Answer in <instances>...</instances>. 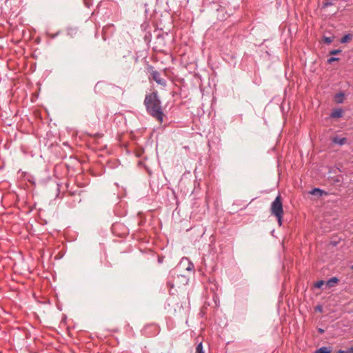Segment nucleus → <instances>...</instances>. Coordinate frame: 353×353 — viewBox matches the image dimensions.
I'll return each mask as SVG.
<instances>
[{"label":"nucleus","instance_id":"nucleus-20","mask_svg":"<svg viewBox=\"0 0 353 353\" xmlns=\"http://www.w3.org/2000/svg\"><path fill=\"white\" fill-rule=\"evenodd\" d=\"M333 3L330 1H327V2H325L323 4V8H327L328 6H332Z\"/></svg>","mask_w":353,"mask_h":353},{"label":"nucleus","instance_id":"nucleus-2","mask_svg":"<svg viewBox=\"0 0 353 353\" xmlns=\"http://www.w3.org/2000/svg\"><path fill=\"white\" fill-rule=\"evenodd\" d=\"M270 212L272 215L276 216L279 226H281L283 209L281 196L280 194H278L276 199L272 203Z\"/></svg>","mask_w":353,"mask_h":353},{"label":"nucleus","instance_id":"nucleus-8","mask_svg":"<svg viewBox=\"0 0 353 353\" xmlns=\"http://www.w3.org/2000/svg\"><path fill=\"white\" fill-rule=\"evenodd\" d=\"M344 94L343 92L337 93L334 97V100L337 103H342L344 100Z\"/></svg>","mask_w":353,"mask_h":353},{"label":"nucleus","instance_id":"nucleus-10","mask_svg":"<svg viewBox=\"0 0 353 353\" xmlns=\"http://www.w3.org/2000/svg\"><path fill=\"white\" fill-rule=\"evenodd\" d=\"M331 350L329 347H321L316 351V353H330Z\"/></svg>","mask_w":353,"mask_h":353},{"label":"nucleus","instance_id":"nucleus-21","mask_svg":"<svg viewBox=\"0 0 353 353\" xmlns=\"http://www.w3.org/2000/svg\"><path fill=\"white\" fill-rule=\"evenodd\" d=\"M315 310L316 311H319V312H321L322 311V307L321 305H318L315 307Z\"/></svg>","mask_w":353,"mask_h":353},{"label":"nucleus","instance_id":"nucleus-4","mask_svg":"<svg viewBox=\"0 0 353 353\" xmlns=\"http://www.w3.org/2000/svg\"><path fill=\"white\" fill-rule=\"evenodd\" d=\"M332 142L333 143L339 145H343L347 142V138L340 137H334L332 139Z\"/></svg>","mask_w":353,"mask_h":353},{"label":"nucleus","instance_id":"nucleus-19","mask_svg":"<svg viewBox=\"0 0 353 353\" xmlns=\"http://www.w3.org/2000/svg\"><path fill=\"white\" fill-rule=\"evenodd\" d=\"M341 52V50H333L330 52V54H332V55H335V54L340 53Z\"/></svg>","mask_w":353,"mask_h":353},{"label":"nucleus","instance_id":"nucleus-16","mask_svg":"<svg viewBox=\"0 0 353 353\" xmlns=\"http://www.w3.org/2000/svg\"><path fill=\"white\" fill-rule=\"evenodd\" d=\"M77 33V30L74 28H70L68 30V34L72 36Z\"/></svg>","mask_w":353,"mask_h":353},{"label":"nucleus","instance_id":"nucleus-7","mask_svg":"<svg viewBox=\"0 0 353 353\" xmlns=\"http://www.w3.org/2000/svg\"><path fill=\"white\" fill-rule=\"evenodd\" d=\"M339 281V279L336 277H332L326 282V285L328 288L334 287L336 283H338Z\"/></svg>","mask_w":353,"mask_h":353},{"label":"nucleus","instance_id":"nucleus-14","mask_svg":"<svg viewBox=\"0 0 353 353\" xmlns=\"http://www.w3.org/2000/svg\"><path fill=\"white\" fill-rule=\"evenodd\" d=\"M325 284V282L323 280H320V281H318L315 284H314V287L316 288H321L323 285Z\"/></svg>","mask_w":353,"mask_h":353},{"label":"nucleus","instance_id":"nucleus-17","mask_svg":"<svg viewBox=\"0 0 353 353\" xmlns=\"http://www.w3.org/2000/svg\"><path fill=\"white\" fill-rule=\"evenodd\" d=\"M339 59L338 57H330V58H329V59H327V63H332V62H334V61H339Z\"/></svg>","mask_w":353,"mask_h":353},{"label":"nucleus","instance_id":"nucleus-3","mask_svg":"<svg viewBox=\"0 0 353 353\" xmlns=\"http://www.w3.org/2000/svg\"><path fill=\"white\" fill-rule=\"evenodd\" d=\"M151 76L152 79L159 85L163 86L166 85V81L161 77V74L158 71H152Z\"/></svg>","mask_w":353,"mask_h":353},{"label":"nucleus","instance_id":"nucleus-15","mask_svg":"<svg viewBox=\"0 0 353 353\" xmlns=\"http://www.w3.org/2000/svg\"><path fill=\"white\" fill-rule=\"evenodd\" d=\"M213 301H214L216 306H219V298L216 294H214L213 296Z\"/></svg>","mask_w":353,"mask_h":353},{"label":"nucleus","instance_id":"nucleus-25","mask_svg":"<svg viewBox=\"0 0 353 353\" xmlns=\"http://www.w3.org/2000/svg\"><path fill=\"white\" fill-rule=\"evenodd\" d=\"M319 332L320 333H323V332H324V330H323V329H321V328H319Z\"/></svg>","mask_w":353,"mask_h":353},{"label":"nucleus","instance_id":"nucleus-6","mask_svg":"<svg viewBox=\"0 0 353 353\" xmlns=\"http://www.w3.org/2000/svg\"><path fill=\"white\" fill-rule=\"evenodd\" d=\"M187 263L188 266L185 268L187 271H193L194 268V265L192 262H191L188 258L184 257L182 259L181 263Z\"/></svg>","mask_w":353,"mask_h":353},{"label":"nucleus","instance_id":"nucleus-9","mask_svg":"<svg viewBox=\"0 0 353 353\" xmlns=\"http://www.w3.org/2000/svg\"><path fill=\"white\" fill-rule=\"evenodd\" d=\"M330 116L332 118H340L343 116V111L341 109H336L331 113Z\"/></svg>","mask_w":353,"mask_h":353},{"label":"nucleus","instance_id":"nucleus-18","mask_svg":"<svg viewBox=\"0 0 353 353\" xmlns=\"http://www.w3.org/2000/svg\"><path fill=\"white\" fill-rule=\"evenodd\" d=\"M324 41L326 43H331L333 41L332 37H324Z\"/></svg>","mask_w":353,"mask_h":353},{"label":"nucleus","instance_id":"nucleus-12","mask_svg":"<svg viewBox=\"0 0 353 353\" xmlns=\"http://www.w3.org/2000/svg\"><path fill=\"white\" fill-rule=\"evenodd\" d=\"M177 279H181V283L183 285H186L188 283L189 279L184 275H177Z\"/></svg>","mask_w":353,"mask_h":353},{"label":"nucleus","instance_id":"nucleus-22","mask_svg":"<svg viewBox=\"0 0 353 353\" xmlns=\"http://www.w3.org/2000/svg\"><path fill=\"white\" fill-rule=\"evenodd\" d=\"M59 34V32H57L55 34H49L52 39H54L57 35Z\"/></svg>","mask_w":353,"mask_h":353},{"label":"nucleus","instance_id":"nucleus-11","mask_svg":"<svg viewBox=\"0 0 353 353\" xmlns=\"http://www.w3.org/2000/svg\"><path fill=\"white\" fill-rule=\"evenodd\" d=\"M352 39V35L351 34H347L341 40V42L342 43H347L350 40Z\"/></svg>","mask_w":353,"mask_h":353},{"label":"nucleus","instance_id":"nucleus-23","mask_svg":"<svg viewBox=\"0 0 353 353\" xmlns=\"http://www.w3.org/2000/svg\"><path fill=\"white\" fill-rule=\"evenodd\" d=\"M347 353H353V347H351L347 350Z\"/></svg>","mask_w":353,"mask_h":353},{"label":"nucleus","instance_id":"nucleus-1","mask_svg":"<svg viewBox=\"0 0 353 353\" xmlns=\"http://www.w3.org/2000/svg\"><path fill=\"white\" fill-rule=\"evenodd\" d=\"M144 105L148 114L159 121H163V112L161 108V102L157 92H152L147 94L144 99Z\"/></svg>","mask_w":353,"mask_h":353},{"label":"nucleus","instance_id":"nucleus-5","mask_svg":"<svg viewBox=\"0 0 353 353\" xmlns=\"http://www.w3.org/2000/svg\"><path fill=\"white\" fill-rule=\"evenodd\" d=\"M309 193L312 195H316L317 196H322L323 195L327 194L326 192L318 188H313L309 192Z\"/></svg>","mask_w":353,"mask_h":353},{"label":"nucleus","instance_id":"nucleus-13","mask_svg":"<svg viewBox=\"0 0 353 353\" xmlns=\"http://www.w3.org/2000/svg\"><path fill=\"white\" fill-rule=\"evenodd\" d=\"M196 353H205L203 351L202 343H200L196 345Z\"/></svg>","mask_w":353,"mask_h":353},{"label":"nucleus","instance_id":"nucleus-24","mask_svg":"<svg viewBox=\"0 0 353 353\" xmlns=\"http://www.w3.org/2000/svg\"><path fill=\"white\" fill-rule=\"evenodd\" d=\"M337 353H347V350H339L337 352Z\"/></svg>","mask_w":353,"mask_h":353},{"label":"nucleus","instance_id":"nucleus-26","mask_svg":"<svg viewBox=\"0 0 353 353\" xmlns=\"http://www.w3.org/2000/svg\"><path fill=\"white\" fill-rule=\"evenodd\" d=\"M351 268L353 270V265L351 267Z\"/></svg>","mask_w":353,"mask_h":353}]
</instances>
